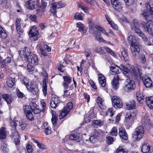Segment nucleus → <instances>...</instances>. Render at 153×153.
<instances>
[{
  "mask_svg": "<svg viewBox=\"0 0 153 153\" xmlns=\"http://www.w3.org/2000/svg\"><path fill=\"white\" fill-rule=\"evenodd\" d=\"M39 47L42 54L45 56H47V54L45 50L44 49L42 45H39Z\"/></svg>",
  "mask_w": 153,
  "mask_h": 153,
  "instance_id": "nucleus-50",
  "label": "nucleus"
},
{
  "mask_svg": "<svg viewBox=\"0 0 153 153\" xmlns=\"http://www.w3.org/2000/svg\"><path fill=\"white\" fill-rule=\"evenodd\" d=\"M3 61L4 62V63H5V64H6V63L8 64L10 63L11 61V59L10 57H7Z\"/></svg>",
  "mask_w": 153,
  "mask_h": 153,
  "instance_id": "nucleus-60",
  "label": "nucleus"
},
{
  "mask_svg": "<svg viewBox=\"0 0 153 153\" xmlns=\"http://www.w3.org/2000/svg\"><path fill=\"white\" fill-rule=\"evenodd\" d=\"M39 34V32L36 30H35L33 28H31L29 30V35L30 38H33L34 41H36L38 39V35Z\"/></svg>",
  "mask_w": 153,
  "mask_h": 153,
  "instance_id": "nucleus-14",
  "label": "nucleus"
},
{
  "mask_svg": "<svg viewBox=\"0 0 153 153\" xmlns=\"http://www.w3.org/2000/svg\"><path fill=\"white\" fill-rule=\"evenodd\" d=\"M29 108L35 114H38L41 111V110L39 109V106L33 102L30 103V107Z\"/></svg>",
  "mask_w": 153,
  "mask_h": 153,
  "instance_id": "nucleus-19",
  "label": "nucleus"
},
{
  "mask_svg": "<svg viewBox=\"0 0 153 153\" xmlns=\"http://www.w3.org/2000/svg\"><path fill=\"white\" fill-rule=\"evenodd\" d=\"M23 109L27 118L29 120H31L33 119V116L30 111V108L28 106L26 105H24Z\"/></svg>",
  "mask_w": 153,
  "mask_h": 153,
  "instance_id": "nucleus-10",
  "label": "nucleus"
},
{
  "mask_svg": "<svg viewBox=\"0 0 153 153\" xmlns=\"http://www.w3.org/2000/svg\"><path fill=\"white\" fill-rule=\"evenodd\" d=\"M7 134L5 128L1 127L0 129V139L3 140L6 137Z\"/></svg>",
  "mask_w": 153,
  "mask_h": 153,
  "instance_id": "nucleus-31",
  "label": "nucleus"
},
{
  "mask_svg": "<svg viewBox=\"0 0 153 153\" xmlns=\"http://www.w3.org/2000/svg\"><path fill=\"white\" fill-rule=\"evenodd\" d=\"M114 141L113 138L111 136H108L106 137V142L109 145L113 143Z\"/></svg>",
  "mask_w": 153,
  "mask_h": 153,
  "instance_id": "nucleus-45",
  "label": "nucleus"
},
{
  "mask_svg": "<svg viewBox=\"0 0 153 153\" xmlns=\"http://www.w3.org/2000/svg\"><path fill=\"white\" fill-rule=\"evenodd\" d=\"M113 74H118L120 73V67L118 66H115L114 67L112 66L111 68Z\"/></svg>",
  "mask_w": 153,
  "mask_h": 153,
  "instance_id": "nucleus-40",
  "label": "nucleus"
},
{
  "mask_svg": "<svg viewBox=\"0 0 153 153\" xmlns=\"http://www.w3.org/2000/svg\"><path fill=\"white\" fill-rule=\"evenodd\" d=\"M117 153H127V151L122 146H119L117 149Z\"/></svg>",
  "mask_w": 153,
  "mask_h": 153,
  "instance_id": "nucleus-44",
  "label": "nucleus"
},
{
  "mask_svg": "<svg viewBox=\"0 0 153 153\" xmlns=\"http://www.w3.org/2000/svg\"><path fill=\"white\" fill-rule=\"evenodd\" d=\"M128 40L129 43H130L131 46L138 44L137 42L134 37L133 35H130L128 38Z\"/></svg>",
  "mask_w": 153,
  "mask_h": 153,
  "instance_id": "nucleus-33",
  "label": "nucleus"
},
{
  "mask_svg": "<svg viewBox=\"0 0 153 153\" xmlns=\"http://www.w3.org/2000/svg\"><path fill=\"white\" fill-rule=\"evenodd\" d=\"M140 56L142 62L144 63L146 61V59H145V55L143 54H142L140 55Z\"/></svg>",
  "mask_w": 153,
  "mask_h": 153,
  "instance_id": "nucleus-64",
  "label": "nucleus"
},
{
  "mask_svg": "<svg viewBox=\"0 0 153 153\" xmlns=\"http://www.w3.org/2000/svg\"><path fill=\"white\" fill-rule=\"evenodd\" d=\"M136 115V112L129 111L126 113L125 119V121L126 124L129 126L132 125L133 122V119Z\"/></svg>",
  "mask_w": 153,
  "mask_h": 153,
  "instance_id": "nucleus-3",
  "label": "nucleus"
},
{
  "mask_svg": "<svg viewBox=\"0 0 153 153\" xmlns=\"http://www.w3.org/2000/svg\"><path fill=\"white\" fill-rule=\"evenodd\" d=\"M83 95L84 98L87 100V102H89L90 99V96L86 93H84Z\"/></svg>",
  "mask_w": 153,
  "mask_h": 153,
  "instance_id": "nucleus-62",
  "label": "nucleus"
},
{
  "mask_svg": "<svg viewBox=\"0 0 153 153\" xmlns=\"http://www.w3.org/2000/svg\"><path fill=\"white\" fill-rule=\"evenodd\" d=\"M97 102L98 106L101 109H104L106 108V106L103 104V101L100 97H97Z\"/></svg>",
  "mask_w": 153,
  "mask_h": 153,
  "instance_id": "nucleus-32",
  "label": "nucleus"
},
{
  "mask_svg": "<svg viewBox=\"0 0 153 153\" xmlns=\"http://www.w3.org/2000/svg\"><path fill=\"white\" fill-rule=\"evenodd\" d=\"M117 129L116 127H114L112 128V130L110 131V134L111 135L116 136L117 135Z\"/></svg>",
  "mask_w": 153,
  "mask_h": 153,
  "instance_id": "nucleus-51",
  "label": "nucleus"
},
{
  "mask_svg": "<svg viewBox=\"0 0 153 153\" xmlns=\"http://www.w3.org/2000/svg\"><path fill=\"white\" fill-rule=\"evenodd\" d=\"M94 51L100 54H102L104 53L103 50L101 47L96 48L94 49Z\"/></svg>",
  "mask_w": 153,
  "mask_h": 153,
  "instance_id": "nucleus-49",
  "label": "nucleus"
},
{
  "mask_svg": "<svg viewBox=\"0 0 153 153\" xmlns=\"http://www.w3.org/2000/svg\"><path fill=\"white\" fill-rule=\"evenodd\" d=\"M73 108V104L72 102H69L67 103L65 107L64 110L62 111L60 114V119H62L63 118L69 111L72 109Z\"/></svg>",
  "mask_w": 153,
  "mask_h": 153,
  "instance_id": "nucleus-6",
  "label": "nucleus"
},
{
  "mask_svg": "<svg viewBox=\"0 0 153 153\" xmlns=\"http://www.w3.org/2000/svg\"><path fill=\"white\" fill-rule=\"evenodd\" d=\"M26 148L28 153H32L33 151V150L32 148L31 145L28 144L26 145Z\"/></svg>",
  "mask_w": 153,
  "mask_h": 153,
  "instance_id": "nucleus-54",
  "label": "nucleus"
},
{
  "mask_svg": "<svg viewBox=\"0 0 153 153\" xmlns=\"http://www.w3.org/2000/svg\"><path fill=\"white\" fill-rule=\"evenodd\" d=\"M79 136L75 134H72L69 136V138L70 140H76L79 138Z\"/></svg>",
  "mask_w": 153,
  "mask_h": 153,
  "instance_id": "nucleus-53",
  "label": "nucleus"
},
{
  "mask_svg": "<svg viewBox=\"0 0 153 153\" xmlns=\"http://www.w3.org/2000/svg\"><path fill=\"white\" fill-rule=\"evenodd\" d=\"M25 5L28 9L33 10L36 8V3L34 0H29L26 2Z\"/></svg>",
  "mask_w": 153,
  "mask_h": 153,
  "instance_id": "nucleus-16",
  "label": "nucleus"
},
{
  "mask_svg": "<svg viewBox=\"0 0 153 153\" xmlns=\"http://www.w3.org/2000/svg\"><path fill=\"white\" fill-rule=\"evenodd\" d=\"M119 134L120 137L123 139L127 140L128 138L127 134L124 128L122 127L120 128Z\"/></svg>",
  "mask_w": 153,
  "mask_h": 153,
  "instance_id": "nucleus-20",
  "label": "nucleus"
},
{
  "mask_svg": "<svg viewBox=\"0 0 153 153\" xmlns=\"http://www.w3.org/2000/svg\"><path fill=\"white\" fill-rule=\"evenodd\" d=\"M22 82L26 86H32L33 85V83H32L31 82L27 77L24 78Z\"/></svg>",
  "mask_w": 153,
  "mask_h": 153,
  "instance_id": "nucleus-36",
  "label": "nucleus"
},
{
  "mask_svg": "<svg viewBox=\"0 0 153 153\" xmlns=\"http://www.w3.org/2000/svg\"><path fill=\"white\" fill-rule=\"evenodd\" d=\"M120 71H122L125 76L127 77H129L130 76L128 75V70L127 68L123 65H120Z\"/></svg>",
  "mask_w": 153,
  "mask_h": 153,
  "instance_id": "nucleus-27",
  "label": "nucleus"
},
{
  "mask_svg": "<svg viewBox=\"0 0 153 153\" xmlns=\"http://www.w3.org/2000/svg\"><path fill=\"white\" fill-rule=\"evenodd\" d=\"M27 90L32 94H36L38 91V87H26Z\"/></svg>",
  "mask_w": 153,
  "mask_h": 153,
  "instance_id": "nucleus-28",
  "label": "nucleus"
},
{
  "mask_svg": "<svg viewBox=\"0 0 153 153\" xmlns=\"http://www.w3.org/2000/svg\"><path fill=\"white\" fill-rule=\"evenodd\" d=\"M52 117L51 119V121L53 125H56L57 120V117L56 114V112L53 110H52L51 111Z\"/></svg>",
  "mask_w": 153,
  "mask_h": 153,
  "instance_id": "nucleus-34",
  "label": "nucleus"
},
{
  "mask_svg": "<svg viewBox=\"0 0 153 153\" xmlns=\"http://www.w3.org/2000/svg\"><path fill=\"white\" fill-rule=\"evenodd\" d=\"M140 45L138 44L131 46V51L133 56H136L138 55L140 51Z\"/></svg>",
  "mask_w": 153,
  "mask_h": 153,
  "instance_id": "nucleus-13",
  "label": "nucleus"
},
{
  "mask_svg": "<svg viewBox=\"0 0 153 153\" xmlns=\"http://www.w3.org/2000/svg\"><path fill=\"white\" fill-rule=\"evenodd\" d=\"M85 54L87 58L89 57L91 54V50L88 48L86 49H85Z\"/></svg>",
  "mask_w": 153,
  "mask_h": 153,
  "instance_id": "nucleus-58",
  "label": "nucleus"
},
{
  "mask_svg": "<svg viewBox=\"0 0 153 153\" xmlns=\"http://www.w3.org/2000/svg\"><path fill=\"white\" fill-rule=\"evenodd\" d=\"M124 89L126 91L130 92L134 89V88H133V87H124Z\"/></svg>",
  "mask_w": 153,
  "mask_h": 153,
  "instance_id": "nucleus-59",
  "label": "nucleus"
},
{
  "mask_svg": "<svg viewBox=\"0 0 153 153\" xmlns=\"http://www.w3.org/2000/svg\"><path fill=\"white\" fill-rule=\"evenodd\" d=\"M136 97L138 101L140 104L145 102L150 108L153 109V97H147L143 93L140 91L137 92Z\"/></svg>",
  "mask_w": 153,
  "mask_h": 153,
  "instance_id": "nucleus-1",
  "label": "nucleus"
},
{
  "mask_svg": "<svg viewBox=\"0 0 153 153\" xmlns=\"http://www.w3.org/2000/svg\"><path fill=\"white\" fill-rule=\"evenodd\" d=\"M143 26L145 30L149 32L153 29V21L152 20H149Z\"/></svg>",
  "mask_w": 153,
  "mask_h": 153,
  "instance_id": "nucleus-18",
  "label": "nucleus"
},
{
  "mask_svg": "<svg viewBox=\"0 0 153 153\" xmlns=\"http://www.w3.org/2000/svg\"><path fill=\"white\" fill-rule=\"evenodd\" d=\"M19 27L18 28H17V27H16V29L18 33L20 36L23 34V31L21 28V26L19 27Z\"/></svg>",
  "mask_w": 153,
  "mask_h": 153,
  "instance_id": "nucleus-57",
  "label": "nucleus"
},
{
  "mask_svg": "<svg viewBox=\"0 0 153 153\" xmlns=\"http://www.w3.org/2000/svg\"><path fill=\"white\" fill-rule=\"evenodd\" d=\"M126 108L128 110L134 109L136 107L135 101L134 100L130 101L128 103H126Z\"/></svg>",
  "mask_w": 153,
  "mask_h": 153,
  "instance_id": "nucleus-26",
  "label": "nucleus"
},
{
  "mask_svg": "<svg viewBox=\"0 0 153 153\" xmlns=\"http://www.w3.org/2000/svg\"><path fill=\"white\" fill-rule=\"evenodd\" d=\"M119 76L118 75H117L114 77L111 81L113 86H117L119 85Z\"/></svg>",
  "mask_w": 153,
  "mask_h": 153,
  "instance_id": "nucleus-35",
  "label": "nucleus"
},
{
  "mask_svg": "<svg viewBox=\"0 0 153 153\" xmlns=\"http://www.w3.org/2000/svg\"><path fill=\"white\" fill-rule=\"evenodd\" d=\"M144 130L143 126H140L137 128L132 134V138L133 140L138 141L142 138L144 134Z\"/></svg>",
  "mask_w": 153,
  "mask_h": 153,
  "instance_id": "nucleus-2",
  "label": "nucleus"
},
{
  "mask_svg": "<svg viewBox=\"0 0 153 153\" xmlns=\"http://www.w3.org/2000/svg\"><path fill=\"white\" fill-rule=\"evenodd\" d=\"M41 1L42 2L40 7L42 10H43L47 6V3L43 1V0Z\"/></svg>",
  "mask_w": 153,
  "mask_h": 153,
  "instance_id": "nucleus-56",
  "label": "nucleus"
},
{
  "mask_svg": "<svg viewBox=\"0 0 153 153\" xmlns=\"http://www.w3.org/2000/svg\"><path fill=\"white\" fill-rule=\"evenodd\" d=\"M132 23L133 26L131 27V29H134V28L139 27V23L136 19H134L133 20Z\"/></svg>",
  "mask_w": 153,
  "mask_h": 153,
  "instance_id": "nucleus-48",
  "label": "nucleus"
},
{
  "mask_svg": "<svg viewBox=\"0 0 153 153\" xmlns=\"http://www.w3.org/2000/svg\"><path fill=\"white\" fill-rule=\"evenodd\" d=\"M18 122V121H16L15 119H13L10 122V125L12 126V134L11 136L13 138L15 137L18 138L20 136L19 133L16 130V127Z\"/></svg>",
  "mask_w": 153,
  "mask_h": 153,
  "instance_id": "nucleus-4",
  "label": "nucleus"
},
{
  "mask_svg": "<svg viewBox=\"0 0 153 153\" xmlns=\"http://www.w3.org/2000/svg\"><path fill=\"white\" fill-rule=\"evenodd\" d=\"M60 102L59 98L56 96L53 97L51 100L50 105L51 107L53 108H56Z\"/></svg>",
  "mask_w": 153,
  "mask_h": 153,
  "instance_id": "nucleus-9",
  "label": "nucleus"
},
{
  "mask_svg": "<svg viewBox=\"0 0 153 153\" xmlns=\"http://www.w3.org/2000/svg\"><path fill=\"white\" fill-rule=\"evenodd\" d=\"M7 36L5 31L3 28L0 25V37L2 39H5Z\"/></svg>",
  "mask_w": 153,
  "mask_h": 153,
  "instance_id": "nucleus-38",
  "label": "nucleus"
},
{
  "mask_svg": "<svg viewBox=\"0 0 153 153\" xmlns=\"http://www.w3.org/2000/svg\"><path fill=\"white\" fill-rule=\"evenodd\" d=\"M121 54L125 61H128L129 58L128 53L124 48L123 49V50L121 51Z\"/></svg>",
  "mask_w": 153,
  "mask_h": 153,
  "instance_id": "nucleus-39",
  "label": "nucleus"
},
{
  "mask_svg": "<svg viewBox=\"0 0 153 153\" xmlns=\"http://www.w3.org/2000/svg\"><path fill=\"white\" fill-rule=\"evenodd\" d=\"M3 153H9V150L7 147V144L4 143H3L1 146Z\"/></svg>",
  "mask_w": 153,
  "mask_h": 153,
  "instance_id": "nucleus-42",
  "label": "nucleus"
},
{
  "mask_svg": "<svg viewBox=\"0 0 153 153\" xmlns=\"http://www.w3.org/2000/svg\"><path fill=\"white\" fill-rule=\"evenodd\" d=\"M18 53L21 57L24 58L26 61L28 59L29 56L33 54L30 49L27 47H25L23 50L19 51Z\"/></svg>",
  "mask_w": 153,
  "mask_h": 153,
  "instance_id": "nucleus-5",
  "label": "nucleus"
},
{
  "mask_svg": "<svg viewBox=\"0 0 153 153\" xmlns=\"http://www.w3.org/2000/svg\"><path fill=\"white\" fill-rule=\"evenodd\" d=\"M153 150V147H150L149 144L147 143H145L142 147L141 151L143 153L152 152Z\"/></svg>",
  "mask_w": 153,
  "mask_h": 153,
  "instance_id": "nucleus-15",
  "label": "nucleus"
},
{
  "mask_svg": "<svg viewBox=\"0 0 153 153\" xmlns=\"http://www.w3.org/2000/svg\"><path fill=\"white\" fill-rule=\"evenodd\" d=\"M111 4L114 9L117 11L121 12L123 8L121 3L118 0H111Z\"/></svg>",
  "mask_w": 153,
  "mask_h": 153,
  "instance_id": "nucleus-8",
  "label": "nucleus"
},
{
  "mask_svg": "<svg viewBox=\"0 0 153 153\" xmlns=\"http://www.w3.org/2000/svg\"><path fill=\"white\" fill-rule=\"evenodd\" d=\"M77 27L79 28L78 30L82 34L87 32V29L84 25L80 22H78L76 24Z\"/></svg>",
  "mask_w": 153,
  "mask_h": 153,
  "instance_id": "nucleus-21",
  "label": "nucleus"
},
{
  "mask_svg": "<svg viewBox=\"0 0 153 153\" xmlns=\"http://www.w3.org/2000/svg\"><path fill=\"white\" fill-rule=\"evenodd\" d=\"M17 80L15 78L9 77L7 80V86H13L16 85Z\"/></svg>",
  "mask_w": 153,
  "mask_h": 153,
  "instance_id": "nucleus-22",
  "label": "nucleus"
},
{
  "mask_svg": "<svg viewBox=\"0 0 153 153\" xmlns=\"http://www.w3.org/2000/svg\"><path fill=\"white\" fill-rule=\"evenodd\" d=\"M134 84V81L129 79H127L125 82L126 86H133Z\"/></svg>",
  "mask_w": 153,
  "mask_h": 153,
  "instance_id": "nucleus-47",
  "label": "nucleus"
},
{
  "mask_svg": "<svg viewBox=\"0 0 153 153\" xmlns=\"http://www.w3.org/2000/svg\"><path fill=\"white\" fill-rule=\"evenodd\" d=\"M56 5L57 8H60L64 7L66 5V4L62 1H59L53 3Z\"/></svg>",
  "mask_w": 153,
  "mask_h": 153,
  "instance_id": "nucleus-41",
  "label": "nucleus"
},
{
  "mask_svg": "<svg viewBox=\"0 0 153 153\" xmlns=\"http://www.w3.org/2000/svg\"><path fill=\"white\" fill-rule=\"evenodd\" d=\"M64 82L63 86H68L71 82V79L69 76H63Z\"/></svg>",
  "mask_w": 153,
  "mask_h": 153,
  "instance_id": "nucleus-24",
  "label": "nucleus"
},
{
  "mask_svg": "<svg viewBox=\"0 0 153 153\" xmlns=\"http://www.w3.org/2000/svg\"><path fill=\"white\" fill-rule=\"evenodd\" d=\"M110 25H111L112 28L114 30H117L118 29V26L117 25L113 22H111Z\"/></svg>",
  "mask_w": 153,
  "mask_h": 153,
  "instance_id": "nucleus-63",
  "label": "nucleus"
},
{
  "mask_svg": "<svg viewBox=\"0 0 153 153\" xmlns=\"http://www.w3.org/2000/svg\"><path fill=\"white\" fill-rule=\"evenodd\" d=\"M93 126L95 128L101 126L103 125V122L100 120H94L92 123Z\"/></svg>",
  "mask_w": 153,
  "mask_h": 153,
  "instance_id": "nucleus-37",
  "label": "nucleus"
},
{
  "mask_svg": "<svg viewBox=\"0 0 153 153\" xmlns=\"http://www.w3.org/2000/svg\"><path fill=\"white\" fill-rule=\"evenodd\" d=\"M52 8L50 10V11L54 15H56V7L55 4L53 3L52 4Z\"/></svg>",
  "mask_w": 153,
  "mask_h": 153,
  "instance_id": "nucleus-43",
  "label": "nucleus"
},
{
  "mask_svg": "<svg viewBox=\"0 0 153 153\" xmlns=\"http://www.w3.org/2000/svg\"><path fill=\"white\" fill-rule=\"evenodd\" d=\"M105 51L108 53L113 56L115 55V54L114 52L112 51L110 48L107 47H105Z\"/></svg>",
  "mask_w": 153,
  "mask_h": 153,
  "instance_id": "nucleus-55",
  "label": "nucleus"
},
{
  "mask_svg": "<svg viewBox=\"0 0 153 153\" xmlns=\"http://www.w3.org/2000/svg\"><path fill=\"white\" fill-rule=\"evenodd\" d=\"M112 105L115 108H121L123 106L122 101L120 98L117 96H114L111 98Z\"/></svg>",
  "mask_w": 153,
  "mask_h": 153,
  "instance_id": "nucleus-7",
  "label": "nucleus"
},
{
  "mask_svg": "<svg viewBox=\"0 0 153 153\" xmlns=\"http://www.w3.org/2000/svg\"><path fill=\"white\" fill-rule=\"evenodd\" d=\"M83 15V13H76L74 16V18L76 19L82 20V16Z\"/></svg>",
  "mask_w": 153,
  "mask_h": 153,
  "instance_id": "nucleus-46",
  "label": "nucleus"
},
{
  "mask_svg": "<svg viewBox=\"0 0 153 153\" xmlns=\"http://www.w3.org/2000/svg\"><path fill=\"white\" fill-rule=\"evenodd\" d=\"M98 79L99 84L101 86H105L106 80L102 74L98 75Z\"/></svg>",
  "mask_w": 153,
  "mask_h": 153,
  "instance_id": "nucleus-23",
  "label": "nucleus"
},
{
  "mask_svg": "<svg viewBox=\"0 0 153 153\" xmlns=\"http://www.w3.org/2000/svg\"><path fill=\"white\" fill-rule=\"evenodd\" d=\"M1 97L6 101L7 104H10L12 102V97L10 95L6 94H4L1 95Z\"/></svg>",
  "mask_w": 153,
  "mask_h": 153,
  "instance_id": "nucleus-30",
  "label": "nucleus"
},
{
  "mask_svg": "<svg viewBox=\"0 0 153 153\" xmlns=\"http://www.w3.org/2000/svg\"><path fill=\"white\" fill-rule=\"evenodd\" d=\"M20 138V136H19L18 138L15 137V138H13L14 139V142L16 145H18L20 143L19 139Z\"/></svg>",
  "mask_w": 153,
  "mask_h": 153,
  "instance_id": "nucleus-61",
  "label": "nucleus"
},
{
  "mask_svg": "<svg viewBox=\"0 0 153 153\" xmlns=\"http://www.w3.org/2000/svg\"><path fill=\"white\" fill-rule=\"evenodd\" d=\"M145 86H152V82L151 79L147 75H144L141 77Z\"/></svg>",
  "mask_w": 153,
  "mask_h": 153,
  "instance_id": "nucleus-11",
  "label": "nucleus"
},
{
  "mask_svg": "<svg viewBox=\"0 0 153 153\" xmlns=\"http://www.w3.org/2000/svg\"><path fill=\"white\" fill-rule=\"evenodd\" d=\"M142 121L144 126L147 129H149L151 127V124L149 122V119L148 118H145L142 120Z\"/></svg>",
  "mask_w": 153,
  "mask_h": 153,
  "instance_id": "nucleus-29",
  "label": "nucleus"
},
{
  "mask_svg": "<svg viewBox=\"0 0 153 153\" xmlns=\"http://www.w3.org/2000/svg\"><path fill=\"white\" fill-rule=\"evenodd\" d=\"M132 29L134 30L138 36L142 37L144 41H147V38L139 28V27L134 28V29Z\"/></svg>",
  "mask_w": 153,
  "mask_h": 153,
  "instance_id": "nucleus-17",
  "label": "nucleus"
},
{
  "mask_svg": "<svg viewBox=\"0 0 153 153\" xmlns=\"http://www.w3.org/2000/svg\"><path fill=\"white\" fill-rule=\"evenodd\" d=\"M28 62H30L33 65H36L38 63V58L35 54H33L30 55L26 60Z\"/></svg>",
  "mask_w": 153,
  "mask_h": 153,
  "instance_id": "nucleus-12",
  "label": "nucleus"
},
{
  "mask_svg": "<svg viewBox=\"0 0 153 153\" xmlns=\"http://www.w3.org/2000/svg\"><path fill=\"white\" fill-rule=\"evenodd\" d=\"M96 116V114L91 110L89 111L88 117L91 119L94 118Z\"/></svg>",
  "mask_w": 153,
  "mask_h": 153,
  "instance_id": "nucleus-52",
  "label": "nucleus"
},
{
  "mask_svg": "<svg viewBox=\"0 0 153 153\" xmlns=\"http://www.w3.org/2000/svg\"><path fill=\"white\" fill-rule=\"evenodd\" d=\"M128 75L130 74L133 78L136 77L137 76V72L134 67L133 66H131L130 69L128 70Z\"/></svg>",
  "mask_w": 153,
  "mask_h": 153,
  "instance_id": "nucleus-25",
  "label": "nucleus"
}]
</instances>
